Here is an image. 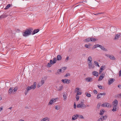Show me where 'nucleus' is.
I'll return each instance as SVG.
<instances>
[{
    "label": "nucleus",
    "mask_w": 121,
    "mask_h": 121,
    "mask_svg": "<svg viewBox=\"0 0 121 121\" xmlns=\"http://www.w3.org/2000/svg\"><path fill=\"white\" fill-rule=\"evenodd\" d=\"M121 35V33L117 34L116 35L114 38V39L116 40L118 39L120 37Z\"/></svg>",
    "instance_id": "nucleus-12"
},
{
    "label": "nucleus",
    "mask_w": 121,
    "mask_h": 121,
    "mask_svg": "<svg viewBox=\"0 0 121 121\" xmlns=\"http://www.w3.org/2000/svg\"><path fill=\"white\" fill-rule=\"evenodd\" d=\"M57 60H60L61 59L62 57L60 55H58L57 56Z\"/></svg>",
    "instance_id": "nucleus-24"
},
{
    "label": "nucleus",
    "mask_w": 121,
    "mask_h": 121,
    "mask_svg": "<svg viewBox=\"0 0 121 121\" xmlns=\"http://www.w3.org/2000/svg\"><path fill=\"white\" fill-rule=\"evenodd\" d=\"M76 116H77V117L81 119H84V117L82 115H79L77 114H76Z\"/></svg>",
    "instance_id": "nucleus-29"
},
{
    "label": "nucleus",
    "mask_w": 121,
    "mask_h": 121,
    "mask_svg": "<svg viewBox=\"0 0 121 121\" xmlns=\"http://www.w3.org/2000/svg\"><path fill=\"white\" fill-rule=\"evenodd\" d=\"M104 67L103 66H101L99 69V71H101L102 72L104 70L103 68Z\"/></svg>",
    "instance_id": "nucleus-38"
},
{
    "label": "nucleus",
    "mask_w": 121,
    "mask_h": 121,
    "mask_svg": "<svg viewBox=\"0 0 121 121\" xmlns=\"http://www.w3.org/2000/svg\"><path fill=\"white\" fill-rule=\"evenodd\" d=\"M76 105L75 103H74L73 105V107L74 108H76Z\"/></svg>",
    "instance_id": "nucleus-55"
},
{
    "label": "nucleus",
    "mask_w": 121,
    "mask_h": 121,
    "mask_svg": "<svg viewBox=\"0 0 121 121\" xmlns=\"http://www.w3.org/2000/svg\"><path fill=\"white\" fill-rule=\"evenodd\" d=\"M36 82H34L33 85H31L30 86H28L27 87L25 91V95H27L29 91L31 89H34L36 87Z\"/></svg>",
    "instance_id": "nucleus-1"
},
{
    "label": "nucleus",
    "mask_w": 121,
    "mask_h": 121,
    "mask_svg": "<svg viewBox=\"0 0 121 121\" xmlns=\"http://www.w3.org/2000/svg\"><path fill=\"white\" fill-rule=\"evenodd\" d=\"M107 117L106 116H102L100 117V118L103 121L104 120L106 119L107 118Z\"/></svg>",
    "instance_id": "nucleus-20"
},
{
    "label": "nucleus",
    "mask_w": 121,
    "mask_h": 121,
    "mask_svg": "<svg viewBox=\"0 0 121 121\" xmlns=\"http://www.w3.org/2000/svg\"><path fill=\"white\" fill-rule=\"evenodd\" d=\"M87 62H92V58L90 56L89 57L87 61Z\"/></svg>",
    "instance_id": "nucleus-23"
},
{
    "label": "nucleus",
    "mask_w": 121,
    "mask_h": 121,
    "mask_svg": "<svg viewBox=\"0 0 121 121\" xmlns=\"http://www.w3.org/2000/svg\"><path fill=\"white\" fill-rule=\"evenodd\" d=\"M105 75V73H102L101 74L99 77L98 81H99L102 80L104 77Z\"/></svg>",
    "instance_id": "nucleus-7"
},
{
    "label": "nucleus",
    "mask_w": 121,
    "mask_h": 121,
    "mask_svg": "<svg viewBox=\"0 0 121 121\" xmlns=\"http://www.w3.org/2000/svg\"><path fill=\"white\" fill-rule=\"evenodd\" d=\"M56 87L58 91H60L62 90L63 87L62 85H60L59 86H56Z\"/></svg>",
    "instance_id": "nucleus-13"
},
{
    "label": "nucleus",
    "mask_w": 121,
    "mask_h": 121,
    "mask_svg": "<svg viewBox=\"0 0 121 121\" xmlns=\"http://www.w3.org/2000/svg\"><path fill=\"white\" fill-rule=\"evenodd\" d=\"M101 106L104 107H107L108 108H110L111 107V105L108 103H105L102 104Z\"/></svg>",
    "instance_id": "nucleus-6"
},
{
    "label": "nucleus",
    "mask_w": 121,
    "mask_h": 121,
    "mask_svg": "<svg viewBox=\"0 0 121 121\" xmlns=\"http://www.w3.org/2000/svg\"><path fill=\"white\" fill-rule=\"evenodd\" d=\"M114 80V79L113 78H110L108 80V83L109 85H110L112 83H113Z\"/></svg>",
    "instance_id": "nucleus-16"
},
{
    "label": "nucleus",
    "mask_w": 121,
    "mask_h": 121,
    "mask_svg": "<svg viewBox=\"0 0 121 121\" xmlns=\"http://www.w3.org/2000/svg\"><path fill=\"white\" fill-rule=\"evenodd\" d=\"M98 121H102V120L100 118H99L97 120Z\"/></svg>",
    "instance_id": "nucleus-61"
},
{
    "label": "nucleus",
    "mask_w": 121,
    "mask_h": 121,
    "mask_svg": "<svg viewBox=\"0 0 121 121\" xmlns=\"http://www.w3.org/2000/svg\"><path fill=\"white\" fill-rule=\"evenodd\" d=\"M56 58L55 57L53 58V60H50V63L52 65L53 64L56 62Z\"/></svg>",
    "instance_id": "nucleus-11"
},
{
    "label": "nucleus",
    "mask_w": 121,
    "mask_h": 121,
    "mask_svg": "<svg viewBox=\"0 0 121 121\" xmlns=\"http://www.w3.org/2000/svg\"><path fill=\"white\" fill-rule=\"evenodd\" d=\"M118 101L116 99H115L114 101L112 102L113 106L117 107L118 104Z\"/></svg>",
    "instance_id": "nucleus-10"
},
{
    "label": "nucleus",
    "mask_w": 121,
    "mask_h": 121,
    "mask_svg": "<svg viewBox=\"0 0 121 121\" xmlns=\"http://www.w3.org/2000/svg\"><path fill=\"white\" fill-rule=\"evenodd\" d=\"M98 86L99 88L100 89H101L102 88V86H101V85H100L99 86L98 85Z\"/></svg>",
    "instance_id": "nucleus-54"
},
{
    "label": "nucleus",
    "mask_w": 121,
    "mask_h": 121,
    "mask_svg": "<svg viewBox=\"0 0 121 121\" xmlns=\"http://www.w3.org/2000/svg\"><path fill=\"white\" fill-rule=\"evenodd\" d=\"M58 98H56L55 99H54V102H55L56 101V100Z\"/></svg>",
    "instance_id": "nucleus-60"
},
{
    "label": "nucleus",
    "mask_w": 121,
    "mask_h": 121,
    "mask_svg": "<svg viewBox=\"0 0 121 121\" xmlns=\"http://www.w3.org/2000/svg\"><path fill=\"white\" fill-rule=\"evenodd\" d=\"M91 42H95V41L97 40V39H96L94 38H91Z\"/></svg>",
    "instance_id": "nucleus-30"
},
{
    "label": "nucleus",
    "mask_w": 121,
    "mask_h": 121,
    "mask_svg": "<svg viewBox=\"0 0 121 121\" xmlns=\"http://www.w3.org/2000/svg\"><path fill=\"white\" fill-rule=\"evenodd\" d=\"M39 31V30L38 29H36L35 30L32 32V34L33 35L35 34L38 32Z\"/></svg>",
    "instance_id": "nucleus-18"
},
{
    "label": "nucleus",
    "mask_w": 121,
    "mask_h": 121,
    "mask_svg": "<svg viewBox=\"0 0 121 121\" xmlns=\"http://www.w3.org/2000/svg\"><path fill=\"white\" fill-rule=\"evenodd\" d=\"M3 15L4 16V18L7 17L8 16V15L5 14H3Z\"/></svg>",
    "instance_id": "nucleus-57"
},
{
    "label": "nucleus",
    "mask_w": 121,
    "mask_h": 121,
    "mask_svg": "<svg viewBox=\"0 0 121 121\" xmlns=\"http://www.w3.org/2000/svg\"><path fill=\"white\" fill-rule=\"evenodd\" d=\"M86 96L88 97H90L91 96V95L89 93H87V92H86L85 94H86Z\"/></svg>",
    "instance_id": "nucleus-39"
},
{
    "label": "nucleus",
    "mask_w": 121,
    "mask_h": 121,
    "mask_svg": "<svg viewBox=\"0 0 121 121\" xmlns=\"http://www.w3.org/2000/svg\"><path fill=\"white\" fill-rule=\"evenodd\" d=\"M100 104L99 103H98L97 106V107L98 109H99L100 108Z\"/></svg>",
    "instance_id": "nucleus-44"
},
{
    "label": "nucleus",
    "mask_w": 121,
    "mask_h": 121,
    "mask_svg": "<svg viewBox=\"0 0 121 121\" xmlns=\"http://www.w3.org/2000/svg\"><path fill=\"white\" fill-rule=\"evenodd\" d=\"M40 82L43 85L44 83V80H42Z\"/></svg>",
    "instance_id": "nucleus-49"
},
{
    "label": "nucleus",
    "mask_w": 121,
    "mask_h": 121,
    "mask_svg": "<svg viewBox=\"0 0 121 121\" xmlns=\"http://www.w3.org/2000/svg\"><path fill=\"white\" fill-rule=\"evenodd\" d=\"M32 31L30 29H27L22 33L23 36L25 37L28 36L31 34Z\"/></svg>",
    "instance_id": "nucleus-4"
},
{
    "label": "nucleus",
    "mask_w": 121,
    "mask_h": 121,
    "mask_svg": "<svg viewBox=\"0 0 121 121\" xmlns=\"http://www.w3.org/2000/svg\"><path fill=\"white\" fill-rule=\"evenodd\" d=\"M91 38H87L86 39L84 40V41L86 42H89L91 41Z\"/></svg>",
    "instance_id": "nucleus-27"
},
{
    "label": "nucleus",
    "mask_w": 121,
    "mask_h": 121,
    "mask_svg": "<svg viewBox=\"0 0 121 121\" xmlns=\"http://www.w3.org/2000/svg\"><path fill=\"white\" fill-rule=\"evenodd\" d=\"M59 70V71H60V72H61V70H62V69H58Z\"/></svg>",
    "instance_id": "nucleus-63"
},
{
    "label": "nucleus",
    "mask_w": 121,
    "mask_h": 121,
    "mask_svg": "<svg viewBox=\"0 0 121 121\" xmlns=\"http://www.w3.org/2000/svg\"><path fill=\"white\" fill-rule=\"evenodd\" d=\"M51 64L50 63H49L47 64V66L48 67H50L51 66Z\"/></svg>",
    "instance_id": "nucleus-43"
},
{
    "label": "nucleus",
    "mask_w": 121,
    "mask_h": 121,
    "mask_svg": "<svg viewBox=\"0 0 121 121\" xmlns=\"http://www.w3.org/2000/svg\"><path fill=\"white\" fill-rule=\"evenodd\" d=\"M77 116L76 115H73L72 116V120H76L77 118Z\"/></svg>",
    "instance_id": "nucleus-25"
},
{
    "label": "nucleus",
    "mask_w": 121,
    "mask_h": 121,
    "mask_svg": "<svg viewBox=\"0 0 121 121\" xmlns=\"http://www.w3.org/2000/svg\"><path fill=\"white\" fill-rule=\"evenodd\" d=\"M3 109V107H0V112L1 110H2Z\"/></svg>",
    "instance_id": "nucleus-62"
},
{
    "label": "nucleus",
    "mask_w": 121,
    "mask_h": 121,
    "mask_svg": "<svg viewBox=\"0 0 121 121\" xmlns=\"http://www.w3.org/2000/svg\"><path fill=\"white\" fill-rule=\"evenodd\" d=\"M105 55L107 56V57H109V56H110V55H108V54H105Z\"/></svg>",
    "instance_id": "nucleus-59"
},
{
    "label": "nucleus",
    "mask_w": 121,
    "mask_h": 121,
    "mask_svg": "<svg viewBox=\"0 0 121 121\" xmlns=\"http://www.w3.org/2000/svg\"><path fill=\"white\" fill-rule=\"evenodd\" d=\"M54 102V99H52L50 100L49 102L48 103V104L49 105H52L53 104Z\"/></svg>",
    "instance_id": "nucleus-21"
},
{
    "label": "nucleus",
    "mask_w": 121,
    "mask_h": 121,
    "mask_svg": "<svg viewBox=\"0 0 121 121\" xmlns=\"http://www.w3.org/2000/svg\"><path fill=\"white\" fill-rule=\"evenodd\" d=\"M69 59V56H68L66 57V58L65 59V62H67L68 60Z\"/></svg>",
    "instance_id": "nucleus-45"
},
{
    "label": "nucleus",
    "mask_w": 121,
    "mask_h": 121,
    "mask_svg": "<svg viewBox=\"0 0 121 121\" xmlns=\"http://www.w3.org/2000/svg\"><path fill=\"white\" fill-rule=\"evenodd\" d=\"M36 82H34L33 85H31L30 86H28L27 87L25 91V95H27L29 91L31 89H34L36 87Z\"/></svg>",
    "instance_id": "nucleus-2"
},
{
    "label": "nucleus",
    "mask_w": 121,
    "mask_h": 121,
    "mask_svg": "<svg viewBox=\"0 0 121 121\" xmlns=\"http://www.w3.org/2000/svg\"><path fill=\"white\" fill-rule=\"evenodd\" d=\"M10 6V4H9L7 5L6 7L5 8V9H8L9 8Z\"/></svg>",
    "instance_id": "nucleus-37"
},
{
    "label": "nucleus",
    "mask_w": 121,
    "mask_h": 121,
    "mask_svg": "<svg viewBox=\"0 0 121 121\" xmlns=\"http://www.w3.org/2000/svg\"><path fill=\"white\" fill-rule=\"evenodd\" d=\"M18 88L17 87H15L13 89V91L14 92H16L18 89Z\"/></svg>",
    "instance_id": "nucleus-34"
},
{
    "label": "nucleus",
    "mask_w": 121,
    "mask_h": 121,
    "mask_svg": "<svg viewBox=\"0 0 121 121\" xmlns=\"http://www.w3.org/2000/svg\"><path fill=\"white\" fill-rule=\"evenodd\" d=\"M101 95L100 94H98L97 95V97L96 98L97 99H99V98H101Z\"/></svg>",
    "instance_id": "nucleus-35"
},
{
    "label": "nucleus",
    "mask_w": 121,
    "mask_h": 121,
    "mask_svg": "<svg viewBox=\"0 0 121 121\" xmlns=\"http://www.w3.org/2000/svg\"><path fill=\"white\" fill-rule=\"evenodd\" d=\"M86 105L83 104V102H81V103L78 104L77 105V107L78 108H80L82 109H84L86 108Z\"/></svg>",
    "instance_id": "nucleus-5"
},
{
    "label": "nucleus",
    "mask_w": 121,
    "mask_h": 121,
    "mask_svg": "<svg viewBox=\"0 0 121 121\" xmlns=\"http://www.w3.org/2000/svg\"><path fill=\"white\" fill-rule=\"evenodd\" d=\"M12 107H10L8 109H12Z\"/></svg>",
    "instance_id": "nucleus-64"
},
{
    "label": "nucleus",
    "mask_w": 121,
    "mask_h": 121,
    "mask_svg": "<svg viewBox=\"0 0 121 121\" xmlns=\"http://www.w3.org/2000/svg\"><path fill=\"white\" fill-rule=\"evenodd\" d=\"M119 76H121V69L119 71Z\"/></svg>",
    "instance_id": "nucleus-52"
},
{
    "label": "nucleus",
    "mask_w": 121,
    "mask_h": 121,
    "mask_svg": "<svg viewBox=\"0 0 121 121\" xmlns=\"http://www.w3.org/2000/svg\"><path fill=\"white\" fill-rule=\"evenodd\" d=\"M76 98L77 101H78L79 99V96H78V95L77 94H76Z\"/></svg>",
    "instance_id": "nucleus-41"
},
{
    "label": "nucleus",
    "mask_w": 121,
    "mask_h": 121,
    "mask_svg": "<svg viewBox=\"0 0 121 121\" xmlns=\"http://www.w3.org/2000/svg\"><path fill=\"white\" fill-rule=\"evenodd\" d=\"M92 73L93 75L96 76V77H97L98 76V73L97 71H94Z\"/></svg>",
    "instance_id": "nucleus-17"
},
{
    "label": "nucleus",
    "mask_w": 121,
    "mask_h": 121,
    "mask_svg": "<svg viewBox=\"0 0 121 121\" xmlns=\"http://www.w3.org/2000/svg\"><path fill=\"white\" fill-rule=\"evenodd\" d=\"M85 80L87 82H92V78L88 77L85 78Z\"/></svg>",
    "instance_id": "nucleus-15"
},
{
    "label": "nucleus",
    "mask_w": 121,
    "mask_h": 121,
    "mask_svg": "<svg viewBox=\"0 0 121 121\" xmlns=\"http://www.w3.org/2000/svg\"><path fill=\"white\" fill-rule=\"evenodd\" d=\"M109 58L110 59L112 60H115V58L113 55H110L109 56Z\"/></svg>",
    "instance_id": "nucleus-26"
},
{
    "label": "nucleus",
    "mask_w": 121,
    "mask_h": 121,
    "mask_svg": "<svg viewBox=\"0 0 121 121\" xmlns=\"http://www.w3.org/2000/svg\"><path fill=\"white\" fill-rule=\"evenodd\" d=\"M66 96V95L64 93L63 95V97L64 98V101L66 99L67 97Z\"/></svg>",
    "instance_id": "nucleus-31"
},
{
    "label": "nucleus",
    "mask_w": 121,
    "mask_h": 121,
    "mask_svg": "<svg viewBox=\"0 0 121 121\" xmlns=\"http://www.w3.org/2000/svg\"><path fill=\"white\" fill-rule=\"evenodd\" d=\"M118 87L120 88H121V85H118Z\"/></svg>",
    "instance_id": "nucleus-58"
},
{
    "label": "nucleus",
    "mask_w": 121,
    "mask_h": 121,
    "mask_svg": "<svg viewBox=\"0 0 121 121\" xmlns=\"http://www.w3.org/2000/svg\"><path fill=\"white\" fill-rule=\"evenodd\" d=\"M94 63L95 65L97 66H98V67H99V66L98 64V63L97 61H94Z\"/></svg>",
    "instance_id": "nucleus-36"
},
{
    "label": "nucleus",
    "mask_w": 121,
    "mask_h": 121,
    "mask_svg": "<svg viewBox=\"0 0 121 121\" xmlns=\"http://www.w3.org/2000/svg\"><path fill=\"white\" fill-rule=\"evenodd\" d=\"M88 65L89 68V69L93 68L94 67L93 66V65L92 62H88Z\"/></svg>",
    "instance_id": "nucleus-14"
},
{
    "label": "nucleus",
    "mask_w": 121,
    "mask_h": 121,
    "mask_svg": "<svg viewBox=\"0 0 121 121\" xmlns=\"http://www.w3.org/2000/svg\"><path fill=\"white\" fill-rule=\"evenodd\" d=\"M101 95H106V93H100Z\"/></svg>",
    "instance_id": "nucleus-50"
},
{
    "label": "nucleus",
    "mask_w": 121,
    "mask_h": 121,
    "mask_svg": "<svg viewBox=\"0 0 121 121\" xmlns=\"http://www.w3.org/2000/svg\"><path fill=\"white\" fill-rule=\"evenodd\" d=\"M36 82H34L33 85H31L30 86H28L27 87L25 91V95H27L29 91L31 89H34L36 87Z\"/></svg>",
    "instance_id": "nucleus-3"
},
{
    "label": "nucleus",
    "mask_w": 121,
    "mask_h": 121,
    "mask_svg": "<svg viewBox=\"0 0 121 121\" xmlns=\"http://www.w3.org/2000/svg\"><path fill=\"white\" fill-rule=\"evenodd\" d=\"M79 89L77 87L75 90V92H77V94L78 95H81L82 93L81 92L79 91Z\"/></svg>",
    "instance_id": "nucleus-8"
},
{
    "label": "nucleus",
    "mask_w": 121,
    "mask_h": 121,
    "mask_svg": "<svg viewBox=\"0 0 121 121\" xmlns=\"http://www.w3.org/2000/svg\"><path fill=\"white\" fill-rule=\"evenodd\" d=\"M13 89V88L12 87H10L8 91L9 93V94H11L12 91Z\"/></svg>",
    "instance_id": "nucleus-28"
},
{
    "label": "nucleus",
    "mask_w": 121,
    "mask_h": 121,
    "mask_svg": "<svg viewBox=\"0 0 121 121\" xmlns=\"http://www.w3.org/2000/svg\"><path fill=\"white\" fill-rule=\"evenodd\" d=\"M49 121V118L47 117L43 118L41 120V121Z\"/></svg>",
    "instance_id": "nucleus-19"
},
{
    "label": "nucleus",
    "mask_w": 121,
    "mask_h": 121,
    "mask_svg": "<svg viewBox=\"0 0 121 121\" xmlns=\"http://www.w3.org/2000/svg\"><path fill=\"white\" fill-rule=\"evenodd\" d=\"M99 48L103 51H107V50L102 45H100Z\"/></svg>",
    "instance_id": "nucleus-22"
},
{
    "label": "nucleus",
    "mask_w": 121,
    "mask_h": 121,
    "mask_svg": "<svg viewBox=\"0 0 121 121\" xmlns=\"http://www.w3.org/2000/svg\"><path fill=\"white\" fill-rule=\"evenodd\" d=\"M62 68V69H63V70H65L66 69V67H63Z\"/></svg>",
    "instance_id": "nucleus-56"
},
{
    "label": "nucleus",
    "mask_w": 121,
    "mask_h": 121,
    "mask_svg": "<svg viewBox=\"0 0 121 121\" xmlns=\"http://www.w3.org/2000/svg\"><path fill=\"white\" fill-rule=\"evenodd\" d=\"M70 76V74H69V73H66L65 74V75L64 76L65 77H67L68 76Z\"/></svg>",
    "instance_id": "nucleus-46"
},
{
    "label": "nucleus",
    "mask_w": 121,
    "mask_h": 121,
    "mask_svg": "<svg viewBox=\"0 0 121 121\" xmlns=\"http://www.w3.org/2000/svg\"><path fill=\"white\" fill-rule=\"evenodd\" d=\"M104 112V110H101L100 111V115H103Z\"/></svg>",
    "instance_id": "nucleus-32"
},
{
    "label": "nucleus",
    "mask_w": 121,
    "mask_h": 121,
    "mask_svg": "<svg viewBox=\"0 0 121 121\" xmlns=\"http://www.w3.org/2000/svg\"><path fill=\"white\" fill-rule=\"evenodd\" d=\"M3 15H2L1 16H0V19L2 18H4V16Z\"/></svg>",
    "instance_id": "nucleus-51"
},
{
    "label": "nucleus",
    "mask_w": 121,
    "mask_h": 121,
    "mask_svg": "<svg viewBox=\"0 0 121 121\" xmlns=\"http://www.w3.org/2000/svg\"><path fill=\"white\" fill-rule=\"evenodd\" d=\"M93 93L95 94H96L97 93V91L96 90H94L93 91Z\"/></svg>",
    "instance_id": "nucleus-48"
},
{
    "label": "nucleus",
    "mask_w": 121,
    "mask_h": 121,
    "mask_svg": "<svg viewBox=\"0 0 121 121\" xmlns=\"http://www.w3.org/2000/svg\"><path fill=\"white\" fill-rule=\"evenodd\" d=\"M85 47L87 48H89L90 47L89 46V45L88 44H85Z\"/></svg>",
    "instance_id": "nucleus-47"
},
{
    "label": "nucleus",
    "mask_w": 121,
    "mask_h": 121,
    "mask_svg": "<svg viewBox=\"0 0 121 121\" xmlns=\"http://www.w3.org/2000/svg\"><path fill=\"white\" fill-rule=\"evenodd\" d=\"M117 107H115L114 106H113V109L112 110V111L113 112L115 111H116L117 110Z\"/></svg>",
    "instance_id": "nucleus-33"
},
{
    "label": "nucleus",
    "mask_w": 121,
    "mask_h": 121,
    "mask_svg": "<svg viewBox=\"0 0 121 121\" xmlns=\"http://www.w3.org/2000/svg\"><path fill=\"white\" fill-rule=\"evenodd\" d=\"M95 48H97L98 47H99L100 48V45L99 44H97L95 45Z\"/></svg>",
    "instance_id": "nucleus-42"
},
{
    "label": "nucleus",
    "mask_w": 121,
    "mask_h": 121,
    "mask_svg": "<svg viewBox=\"0 0 121 121\" xmlns=\"http://www.w3.org/2000/svg\"><path fill=\"white\" fill-rule=\"evenodd\" d=\"M42 85H43L40 82L38 84V88L40 86H42Z\"/></svg>",
    "instance_id": "nucleus-40"
},
{
    "label": "nucleus",
    "mask_w": 121,
    "mask_h": 121,
    "mask_svg": "<svg viewBox=\"0 0 121 121\" xmlns=\"http://www.w3.org/2000/svg\"><path fill=\"white\" fill-rule=\"evenodd\" d=\"M58 106H55V109L57 110L59 109V108H58Z\"/></svg>",
    "instance_id": "nucleus-53"
},
{
    "label": "nucleus",
    "mask_w": 121,
    "mask_h": 121,
    "mask_svg": "<svg viewBox=\"0 0 121 121\" xmlns=\"http://www.w3.org/2000/svg\"><path fill=\"white\" fill-rule=\"evenodd\" d=\"M61 81L64 83H67L68 84L70 83V80L67 79H62Z\"/></svg>",
    "instance_id": "nucleus-9"
}]
</instances>
